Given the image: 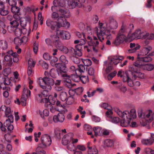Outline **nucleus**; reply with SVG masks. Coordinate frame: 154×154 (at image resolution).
Instances as JSON below:
<instances>
[{
  "label": "nucleus",
  "instance_id": "nucleus-1",
  "mask_svg": "<svg viewBox=\"0 0 154 154\" xmlns=\"http://www.w3.org/2000/svg\"><path fill=\"white\" fill-rule=\"evenodd\" d=\"M85 2V0H54L53 4L55 5L57 3L58 6L63 7L67 2L70 8L73 9L77 7L79 8L83 7L87 10V8L84 4Z\"/></svg>",
  "mask_w": 154,
  "mask_h": 154
},
{
  "label": "nucleus",
  "instance_id": "nucleus-2",
  "mask_svg": "<svg viewBox=\"0 0 154 154\" xmlns=\"http://www.w3.org/2000/svg\"><path fill=\"white\" fill-rule=\"evenodd\" d=\"M38 83L41 88L45 89L43 91V94L46 93V94L44 95L47 96L48 95V91L51 89V86L54 84V81L50 77H44L43 78H40L39 79Z\"/></svg>",
  "mask_w": 154,
  "mask_h": 154
},
{
  "label": "nucleus",
  "instance_id": "nucleus-3",
  "mask_svg": "<svg viewBox=\"0 0 154 154\" xmlns=\"http://www.w3.org/2000/svg\"><path fill=\"white\" fill-rule=\"evenodd\" d=\"M99 26L100 29L97 30V35L99 40L102 42L104 39L103 36L109 34V29L107 28L106 23H99Z\"/></svg>",
  "mask_w": 154,
  "mask_h": 154
},
{
  "label": "nucleus",
  "instance_id": "nucleus-4",
  "mask_svg": "<svg viewBox=\"0 0 154 154\" xmlns=\"http://www.w3.org/2000/svg\"><path fill=\"white\" fill-rule=\"evenodd\" d=\"M115 111L120 116L130 117L131 120L132 118H135L137 117L136 110L134 109H131L130 112L127 111L122 112L118 109H115Z\"/></svg>",
  "mask_w": 154,
  "mask_h": 154
},
{
  "label": "nucleus",
  "instance_id": "nucleus-5",
  "mask_svg": "<svg viewBox=\"0 0 154 154\" xmlns=\"http://www.w3.org/2000/svg\"><path fill=\"white\" fill-rule=\"evenodd\" d=\"M30 91L26 88H24L23 90V94L21 98V103L23 106H25L26 104V100L29 96L30 95Z\"/></svg>",
  "mask_w": 154,
  "mask_h": 154
},
{
  "label": "nucleus",
  "instance_id": "nucleus-6",
  "mask_svg": "<svg viewBox=\"0 0 154 154\" xmlns=\"http://www.w3.org/2000/svg\"><path fill=\"white\" fill-rule=\"evenodd\" d=\"M70 26V23L65 19L61 17H60L57 19V27L60 28L63 27L66 28H69Z\"/></svg>",
  "mask_w": 154,
  "mask_h": 154
},
{
  "label": "nucleus",
  "instance_id": "nucleus-7",
  "mask_svg": "<svg viewBox=\"0 0 154 154\" xmlns=\"http://www.w3.org/2000/svg\"><path fill=\"white\" fill-rule=\"evenodd\" d=\"M145 34L142 32L140 30H136L129 37V38L131 40L135 39H140L141 38H144Z\"/></svg>",
  "mask_w": 154,
  "mask_h": 154
},
{
  "label": "nucleus",
  "instance_id": "nucleus-8",
  "mask_svg": "<svg viewBox=\"0 0 154 154\" xmlns=\"http://www.w3.org/2000/svg\"><path fill=\"white\" fill-rule=\"evenodd\" d=\"M125 36L124 34L118 33L116 38L113 42L112 44L115 45L117 46L122 43L125 40Z\"/></svg>",
  "mask_w": 154,
  "mask_h": 154
},
{
  "label": "nucleus",
  "instance_id": "nucleus-9",
  "mask_svg": "<svg viewBox=\"0 0 154 154\" xmlns=\"http://www.w3.org/2000/svg\"><path fill=\"white\" fill-rule=\"evenodd\" d=\"M41 141L43 145L45 146H49L51 143V137L47 134L43 135L41 138Z\"/></svg>",
  "mask_w": 154,
  "mask_h": 154
},
{
  "label": "nucleus",
  "instance_id": "nucleus-10",
  "mask_svg": "<svg viewBox=\"0 0 154 154\" xmlns=\"http://www.w3.org/2000/svg\"><path fill=\"white\" fill-rule=\"evenodd\" d=\"M56 35L60 36L63 39H68L70 37V34L68 32L61 30H57V31Z\"/></svg>",
  "mask_w": 154,
  "mask_h": 154
},
{
  "label": "nucleus",
  "instance_id": "nucleus-11",
  "mask_svg": "<svg viewBox=\"0 0 154 154\" xmlns=\"http://www.w3.org/2000/svg\"><path fill=\"white\" fill-rule=\"evenodd\" d=\"M73 135L72 133H68L65 135L62 138V143L64 145H67L71 142Z\"/></svg>",
  "mask_w": 154,
  "mask_h": 154
},
{
  "label": "nucleus",
  "instance_id": "nucleus-12",
  "mask_svg": "<svg viewBox=\"0 0 154 154\" xmlns=\"http://www.w3.org/2000/svg\"><path fill=\"white\" fill-rule=\"evenodd\" d=\"M107 28L109 30L116 29L117 28L118 25L116 21L112 18H111L108 23L107 24Z\"/></svg>",
  "mask_w": 154,
  "mask_h": 154
},
{
  "label": "nucleus",
  "instance_id": "nucleus-13",
  "mask_svg": "<svg viewBox=\"0 0 154 154\" xmlns=\"http://www.w3.org/2000/svg\"><path fill=\"white\" fill-rule=\"evenodd\" d=\"M154 142V134H151V137L149 139H143L141 140V143L144 145L150 146Z\"/></svg>",
  "mask_w": 154,
  "mask_h": 154
},
{
  "label": "nucleus",
  "instance_id": "nucleus-14",
  "mask_svg": "<svg viewBox=\"0 0 154 154\" xmlns=\"http://www.w3.org/2000/svg\"><path fill=\"white\" fill-rule=\"evenodd\" d=\"M57 68V71L58 72V74L62 77V75L64 74H67V69L66 66L64 65L59 64L56 66Z\"/></svg>",
  "mask_w": 154,
  "mask_h": 154
},
{
  "label": "nucleus",
  "instance_id": "nucleus-15",
  "mask_svg": "<svg viewBox=\"0 0 154 154\" xmlns=\"http://www.w3.org/2000/svg\"><path fill=\"white\" fill-rule=\"evenodd\" d=\"M152 50V48L149 45L145 46L140 50L137 54L140 55H146Z\"/></svg>",
  "mask_w": 154,
  "mask_h": 154
},
{
  "label": "nucleus",
  "instance_id": "nucleus-16",
  "mask_svg": "<svg viewBox=\"0 0 154 154\" xmlns=\"http://www.w3.org/2000/svg\"><path fill=\"white\" fill-rule=\"evenodd\" d=\"M87 147L88 149V154H98V150L94 146L91 145V143L89 142L87 144Z\"/></svg>",
  "mask_w": 154,
  "mask_h": 154
},
{
  "label": "nucleus",
  "instance_id": "nucleus-17",
  "mask_svg": "<svg viewBox=\"0 0 154 154\" xmlns=\"http://www.w3.org/2000/svg\"><path fill=\"white\" fill-rule=\"evenodd\" d=\"M57 22L52 20L50 19H48L46 21L47 26L52 30L55 29V27H57Z\"/></svg>",
  "mask_w": 154,
  "mask_h": 154
},
{
  "label": "nucleus",
  "instance_id": "nucleus-18",
  "mask_svg": "<svg viewBox=\"0 0 154 154\" xmlns=\"http://www.w3.org/2000/svg\"><path fill=\"white\" fill-rule=\"evenodd\" d=\"M65 119L64 116L63 114L59 113L57 116H54L53 118V120L55 122H62Z\"/></svg>",
  "mask_w": 154,
  "mask_h": 154
},
{
  "label": "nucleus",
  "instance_id": "nucleus-19",
  "mask_svg": "<svg viewBox=\"0 0 154 154\" xmlns=\"http://www.w3.org/2000/svg\"><path fill=\"white\" fill-rule=\"evenodd\" d=\"M123 119L121 121L120 125L123 127L128 126L130 125L131 120L130 119V117L128 118L126 117L120 116Z\"/></svg>",
  "mask_w": 154,
  "mask_h": 154
},
{
  "label": "nucleus",
  "instance_id": "nucleus-20",
  "mask_svg": "<svg viewBox=\"0 0 154 154\" xmlns=\"http://www.w3.org/2000/svg\"><path fill=\"white\" fill-rule=\"evenodd\" d=\"M59 15L63 18H68L70 16V14L68 10L60 9L58 11Z\"/></svg>",
  "mask_w": 154,
  "mask_h": 154
},
{
  "label": "nucleus",
  "instance_id": "nucleus-21",
  "mask_svg": "<svg viewBox=\"0 0 154 154\" xmlns=\"http://www.w3.org/2000/svg\"><path fill=\"white\" fill-rule=\"evenodd\" d=\"M124 59L123 56H116L112 57L110 59L111 62L115 65H116L119 63L120 60H122Z\"/></svg>",
  "mask_w": 154,
  "mask_h": 154
},
{
  "label": "nucleus",
  "instance_id": "nucleus-22",
  "mask_svg": "<svg viewBox=\"0 0 154 154\" xmlns=\"http://www.w3.org/2000/svg\"><path fill=\"white\" fill-rule=\"evenodd\" d=\"M5 61L7 62L6 65L9 67H11L13 66V62L12 60V58L10 55H7L4 57Z\"/></svg>",
  "mask_w": 154,
  "mask_h": 154
},
{
  "label": "nucleus",
  "instance_id": "nucleus-23",
  "mask_svg": "<svg viewBox=\"0 0 154 154\" xmlns=\"http://www.w3.org/2000/svg\"><path fill=\"white\" fill-rule=\"evenodd\" d=\"M145 55H138V58L140 60L144 62H149L151 61L152 60V58L148 55L146 56L143 57Z\"/></svg>",
  "mask_w": 154,
  "mask_h": 154
},
{
  "label": "nucleus",
  "instance_id": "nucleus-24",
  "mask_svg": "<svg viewBox=\"0 0 154 154\" xmlns=\"http://www.w3.org/2000/svg\"><path fill=\"white\" fill-rule=\"evenodd\" d=\"M130 47L131 48H133V49L128 51L129 53H133L135 52L137 50L139 49L140 48L139 45H137L136 46L134 43H131L130 44Z\"/></svg>",
  "mask_w": 154,
  "mask_h": 154
},
{
  "label": "nucleus",
  "instance_id": "nucleus-25",
  "mask_svg": "<svg viewBox=\"0 0 154 154\" xmlns=\"http://www.w3.org/2000/svg\"><path fill=\"white\" fill-rule=\"evenodd\" d=\"M94 131L95 133V135L96 136L102 135V134L103 128H102L97 126L94 128Z\"/></svg>",
  "mask_w": 154,
  "mask_h": 154
},
{
  "label": "nucleus",
  "instance_id": "nucleus-26",
  "mask_svg": "<svg viewBox=\"0 0 154 154\" xmlns=\"http://www.w3.org/2000/svg\"><path fill=\"white\" fill-rule=\"evenodd\" d=\"M30 18L29 17H26L23 20H20V24L22 28L24 27L26 25L27 23H30Z\"/></svg>",
  "mask_w": 154,
  "mask_h": 154
},
{
  "label": "nucleus",
  "instance_id": "nucleus-27",
  "mask_svg": "<svg viewBox=\"0 0 154 154\" xmlns=\"http://www.w3.org/2000/svg\"><path fill=\"white\" fill-rule=\"evenodd\" d=\"M8 44L7 42L4 40L0 41V48L3 50H5L8 49Z\"/></svg>",
  "mask_w": 154,
  "mask_h": 154
},
{
  "label": "nucleus",
  "instance_id": "nucleus-28",
  "mask_svg": "<svg viewBox=\"0 0 154 154\" xmlns=\"http://www.w3.org/2000/svg\"><path fill=\"white\" fill-rule=\"evenodd\" d=\"M85 66L83 65H79L78 66V68L76 69L75 74L78 75H79V72L80 73H83L85 71Z\"/></svg>",
  "mask_w": 154,
  "mask_h": 154
},
{
  "label": "nucleus",
  "instance_id": "nucleus-29",
  "mask_svg": "<svg viewBox=\"0 0 154 154\" xmlns=\"http://www.w3.org/2000/svg\"><path fill=\"white\" fill-rule=\"evenodd\" d=\"M1 109L2 111L5 110V114L6 116L11 114V109L9 107H6L5 106H2L1 107Z\"/></svg>",
  "mask_w": 154,
  "mask_h": 154
},
{
  "label": "nucleus",
  "instance_id": "nucleus-30",
  "mask_svg": "<svg viewBox=\"0 0 154 154\" xmlns=\"http://www.w3.org/2000/svg\"><path fill=\"white\" fill-rule=\"evenodd\" d=\"M137 58L138 60L134 63L135 65L138 67L139 68L142 69L144 65V63H143V61L142 60H140L138 58V55L137 54Z\"/></svg>",
  "mask_w": 154,
  "mask_h": 154
},
{
  "label": "nucleus",
  "instance_id": "nucleus-31",
  "mask_svg": "<svg viewBox=\"0 0 154 154\" xmlns=\"http://www.w3.org/2000/svg\"><path fill=\"white\" fill-rule=\"evenodd\" d=\"M130 71H126L124 74L123 77V81L124 82H127L131 79Z\"/></svg>",
  "mask_w": 154,
  "mask_h": 154
},
{
  "label": "nucleus",
  "instance_id": "nucleus-32",
  "mask_svg": "<svg viewBox=\"0 0 154 154\" xmlns=\"http://www.w3.org/2000/svg\"><path fill=\"white\" fill-rule=\"evenodd\" d=\"M154 69V65L151 64H144L142 69L151 71Z\"/></svg>",
  "mask_w": 154,
  "mask_h": 154
},
{
  "label": "nucleus",
  "instance_id": "nucleus-33",
  "mask_svg": "<svg viewBox=\"0 0 154 154\" xmlns=\"http://www.w3.org/2000/svg\"><path fill=\"white\" fill-rule=\"evenodd\" d=\"M140 69L138 67L135 65V64L134 63L133 65L131 66L129 68V70L128 71H130V74H132V72H133L136 74L137 72L138 71V70Z\"/></svg>",
  "mask_w": 154,
  "mask_h": 154
},
{
  "label": "nucleus",
  "instance_id": "nucleus-34",
  "mask_svg": "<svg viewBox=\"0 0 154 154\" xmlns=\"http://www.w3.org/2000/svg\"><path fill=\"white\" fill-rule=\"evenodd\" d=\"M11 136L10 134H6L5 136V140L3 142L4 144H6L7 143H11Z\"/></svg>",
  "mask_w": 154,
  "mask_h": 154
},
{
  "label": "nucleus",
  "instance_id": "nucleus-35",
  "mask_svg": "<svg viewBox=\"0 0 154 154\" xmlns=\"http://www.w3.org/2000/svg\"><path fill=\"white\" fill-rule=\"evenodd\" d=\"M112 140L110 139H107L104 141V145L105 146L110 147L112 146L113 144Z\"/></svg>",
  "mask_w": 154,
  "mask_h": 154
},
{
  "label": "nucleus",
  "instance_id": "nucleus-36",
  "mask_svg": "<svg viewBox=\"0 0 154 154\" xmlns=\"http://www.w3.org/2000/svg\"><path fill=\"white\" fill-rule=\"evenodd\" d=\"M67 145V148L68 150L73 152L76 150V147L72 143H69Z\"/></svg>",
  "mask_w": 154,
  "mask_h": 154
},
{
  "label": "nucleus",
  "instance_id": "nucleus-37",
  "mask_svg": "<svg viewBox=\"0 0 154 154\" xmlns=\"http://www.w3.org/2000/svg\"><path fill=\"white\" fill-rule=\"evenodd\" d=\"M118 87L120 91L123 93H125L127 90L126 87L123 85L121 83H120L118 84Z\"/></svg>",
  "mask_w": 154,
  "mask_h": 154
},
{
  "label": "nucleus",
  "instance_id": "nucleus-38",
  "mask_svg": "<svg viewBox=\"0 0 154 154\" xmlns=\"http://www.w3.org/2000/svg\"><path fill=\"white\" fill-rule=\"evenodd\" d=\"M11 70L10 68H8L5 69L2 72V74L5 76H7L11 74Z\"/></svg>",
  "mask_w": 154,
  "mask_h": 154
},
{
  "label": "nucleus",
  "instance_id": "nucleus-39",
  "mask_svg": "<svg viewBox=\"0 0 154 154\" xmlns=\"http://www.w3.org/2000/svg\"><path fill=\"white\" fill-rule=\"evenodd\" d=\"M67 97V95L66 92H62L60 95V98L63 101L66 100Z\"/></svg>",
  "mask_w": 154,
  "mask_h": 154
},
{
  "label": "nucleus",
  "instance_id": "nucleus-40",
  "mask_svg": "<svg viewBox=\"0 0 154 154\" xmlns=\"http://www.w3.org/2000/svg\"><path fill=\"white\" fill-rule=\"evenodd\" d=\"M39 114L42 118H43L45 116H47L49 114V111L47 109H44L43 112L39 111Z\"/></svg>",
  "mask_w": 154,
  "mask_h": 154
},
{
  "label": "nucleus",
  "instance_id": "nucleus-41",
  "mask_svg": "<svg viewBox=\"0 0 154 154\" xmlns=\"http://www.w3.org/2000/svg\"><path fill=\"white\" fill-rule=\"evenodd\" d=\"M62 77H63L64 81L70 84L71 81L70 79V76L69 75L67 74H64L62 75Z\"/></svg>",
  "mask_w": 154,
  "mask_h": 154
},
{
  "label": "nucleus",
  "instance_id": "nucleus-42",
  "mask_svg": "<svg viewBox=\"0 0 154 154\" xmlns=\"http://www.w3.org/2000/svg\"><path fill=\"white\" fill-rule=\"evenodd\" d=\"M57 71L54 69H52L50 71V75L52 78H55L57 76Z\"/></svg>",
  "mask_w": 154,
  "mask_h": 154
},
{
  "label": "nucleus",
  "instance_id": "nucleus-43",
  "mask_svg": "<svg viewBox=\"0 0 154 154\" xmlns=\"http://www.w3.org/2000/svg\"><path fill=\"white\" fill-rule=\"evenodd\" d=\"M66 103L68 105H71L72 104L74 101V99L73 96H69L66 100Z\"/></svg>",
  "mask_w": 154,
  "mask_h": 154
},
{
  "label": "nucleus",
  "instance_id": "nucleus-44",
  "mask_svg": "<svg viewBox=\"0 0 154 154\" xmlns=\"http://www.w3.org/2000/svg\"><path fill=\"white\" fill-rule=\"evenodd\" d=\"M82 60L83 63L85 66H90L92 64V62L90 59H82Z\"/></svg>",
  "mask_w": 154,
  "mask_h": 154
},
{
  "label": "nucleus",
  "instance_id": "nucleus-45",
  "mask_svg": "<svg viewBox=\"0 0 154 154\" xmlns=\"http://www.w3.org/2000/svg\"><path fill=\"white\" fill-rule=\"evenodd\" d=\"M128 29V27L126 26L123 24L119 33L123 34V33H126Z\"/></svg>",
  "mask_w": 154,
  "mask_h": 154
},
{
  "label": "nucleus",
  "instance_id": "nucleus-46",
  "mask_svg": "<svg viewBox=\"0 0 154 154\" xmlns=\"http://www.w3.org/2000/svg\"><path fill=\"white\" fill-rule=\"evenodd\" d=\"M83 108L81 106H79L77 109L78 111L82 115L81 116L82 118H83L85 117V115L86 114L85 111V110H83Z\"/></svg>",
  "mask_w": 154,
  "mask_h": 154
},
{
  "label": "nucleus",
  "instance_id": "nucleus-47",
  "mask_svg": "<svg viewBox=\"0 0 154 154\" xmlns=\"http://www.w3.org/2000/svg\"><path fill=\"white\" fill-rule=\"evenodd\" d=\"M133 76L134 78L137 77L140 79H143L144 78V73L140 72L139 71L134 74L133 75Z\"/></svg>",
  "mask_w": 154,
  "mask_h": 154
},
{
  "label": "nucleus",
  "instance_id": "nucleus-48",
  "mask_svg": "<svg viewBox=\"0 0 154 154\" xmlns=\"http://www.w3.org/2000/svg\"><path fill=\"white\" fill-rule=\"evenodd\" d=\"M20 10L19 8L15 6L11 7V11L14 14H19Z\"/></svg>",
  "mask_w": 154,
  "mask_h": 154
},
{
  "label": "nucleus",
  "instance_id": "nucleus-49",
  "mask_svg": "<svg viewBox=\"0 0 154 154\" xmlns=\"http://www.w3.org/2000/svg\"><path fill=\"white\" fill-rule=\"evenodd\" d=\"M28 67L32 68L34 67L35 62L32 58H30L28 61Z\"/></svg>",
  "mask_w": 154,
  "mask_h": 154
},
{
  "label": "nucleus",
  "instance_id": "nucleus-50",
  "mask_svg": "<svg viewBox=\"0 0 154 154\" xmlns=\"http://www.w3.org/2000/svg\"><path fill=\"white\" fill-rule=\"evenodd\" d=\"M80 79L84 84L88 82V78L87 76H82L80 77Z\"/></svg>",
  "mask_w": 154,
  "mask_h": 154
},
{
  "label": "nucleus",
  "instance_id": "nucleus-51",
  "mask_svg": "<svg viewBox=\"0 0 154 154\" xmlns=\"http://www.w3.org/2000/svg\"><path fill=\"white\" fill-rule=\"evenodd\" d=\"M100 107L105 109H109L111 108L110 106L106 103H103L100 105Z\"/></svg>",
  "mask_w": 154,
  "mask_h": 154
},
{
  "label": "nucleus",
  "instance_id": "nucleus-52",
  "mask_svg": "<svg viewBox=\"0 0 154 154\" xmlns=\"http://www.w3.org/2000/svg\"><path fill=\"white\" fill-rule=\"evenodd\" d=\"M59 50L65 54L67 53L69 51L68 48L63 45L59 49Z\"/></svg>",
  "mask_w": 154,
  "mask_h": 154
},
{
  "label": "nucleus",
  "instance_id": "nucleus-53",
  "mask_svg": "<svg viewBox=\"0 0 154 154\" xmlns=\"http://www.w3.org/2000/svg\"><path fill=\"white\" fill-rule=\"evenodd\" d=\"M10 24H11V27L14 28H16L19 25V23L18 21L16 20H14L13 21L10 22Z\"/></svg>",
  "mask_w": 154,
  "mask_h": 154
},
{
  "label": "nucleus",
  "instance_id": "nucleus-54",
  "mask_svg": "<svg viewBox=\"0 0 154 154\" xmlns=\"http://www.w3.org/2000/svg\"><path fill=\"white\" fill-rule=\"evenodd\" d=\"M57 35H54L51 37L54 44L60 41L59 37Z\"/></svg>",
  "mask_w": 154,
  "mask_h": 154
},
{
  "label": "nucleus",
  "instance_id": "nucleus-55",
  "mask_svg": "<svg viewBox=\"0 0 154 154\" xmlns=\"http://www.w3.org/2000/svg\"><path fill=\"white\" fill-rule=\"evenodd\" d=\"M36 152L37 154H45V152L43 150L42 148L39 146H38L36 149Z\"/></svg>",
  "mask_w": 154,
  "mask_h": 154
},
{
  "label": "nucleus",
  "instance_id": "nucleus-56",
  "mask_svg": "<svg viewBox=\"0 0 154 154\" xmlns=\"http://www.w3.org/2000/svg\"><path fill=\"white\" fill-rule=\"evenodd\" d=\"M43 91L41 94H38L37 97V100L39 102L42 103V99L43 98L42 97V96H44V97H46V96H45L44 94H46V93H45V94H43Z\"/></svg>",
  "mask_w": 154,
  "mask_h": 154
},
{
  "label": "nucleus",
  "instance_id": "nucleus-57",
  "mask_svg": "<svg viewBox=\"0 0 154 154\" xmlns=\"http://www.w3.org/2000/svg\"><path fill=\"white\" fill-rule=\"evenodd\" d=\"M7 53L10 54L13 58H15L19 56L18 55L16 52H13L12 50L8 51Z\"/></svg>",
  "mask_w": 154,
  "mask_h": 154
},
{
  "label": "nucleus",
  "instance_id": "nucleus-58",
  "mask_svg": "<svg viewBox=\"0 0 154 154\" xmlns=\"http://www.w3.org/2000/svg\"><path fill=\"white\" fill-rule=\"evenodd\" d=\"M14 42L15 44L17 45H22L21 38L17 37L14 39Z\"/></svg>",
  "mask_w": 154,
  "mask_h": 154
},
{
  "label": "nucleus",
  "instance_id": "nucleus-59",
  "mask_svg": "<svg viewBox=\"0 0 154 154\" xmlns=\"http://www.w3.org/2000/svg\"><path fill=\"white\" fill-rule=\"evenodd\" d=\"M79 46V45H77L76 46V49L74 55H77L79 57H81L82 56V54L81 50V49H79L77 48V47H78Z\"/></svg>",
  "mask_w": 154,
  "mask_h": 154
},
{
  "label": "nucleus",
  "instance_id": "nucleus-60",
  "mask_svg": "<svg viewBox=\"0 0 154 154\" xmlns=\"http://www.w3.org/2000/svg\"><path fill=\"white\" fill-rule=\"evenodd\" d=\"M116 73L117 72L115 71L109 74L107 76L108 79L109 80H111L112 78L116 75Z\"/></svg>",
  "mask_w": 154,
  "mask_h": 154
},
{
  "label": "nucleus",
  "instance_id": "nucleus-61",
  "mask_svg": "<svg viewBox=\"0 0 154 154\" xmlns=\"http://www.w3.org/2000/svg\"><path fill=\"white\" fill-rule=\"evenodd\" d=\"M40 64L42 65V66L46 69H48V64L46 63L45 62L41 60L39 61Z\"/></svg>",
  "mask_w": 154,
  "mask_h": 154
},
{
  "label": "nucleus",
  "instance_id": "nucleus-62",
  "mask_svg": "<svg viewBox=\"0 0 154 154\" xmlns=\"http://www.w3.org/2000/svg\"><path fill=\"white\" fill-rule=\"evenodd\" d=\"M14 33L18 37H20L21 34V29L18 28H17L14 31Z\"/></svg>",
  "mask_w": 154,
  "mask_h": 154
},
{
  "label": "nucleus",
  "instance_id": "nucleus-63",
  "mask_svg": "<svg viewBox=\"0 0 154 154\" xmlns=\"http://www.w3.org/2000/svg\"><path fill=\"white\" fill-rule=\"evenodd\" d=\"M59 13L58 14L55 12H53L51 14V17L54 20L57 19H58L59 17H60L59 16Z\"/></svg>",
  "mask_w": 154,
  "mask_h": 154
},
{
  "label": "nucleus",
  "instance_id": "nucleus-64",
  "mask_svg": "<svg viewBox=\"0 0 154 154\" xmlns=\"http://www.w3.org/2000/svg\"><path fill=\"white\" fill-rule=\"evenodd\" d=\"M145 151L147 154H154V150L149 148H146L145 149Z\"/></svg>",
  "mask_w": 154,
  "mask_h": 154
}]
</instances>
